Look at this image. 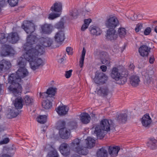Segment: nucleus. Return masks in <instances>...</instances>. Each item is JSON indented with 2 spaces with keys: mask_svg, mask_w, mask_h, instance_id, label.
I'll return each instance as SVG.
<instances>
[{
  "mask_svg": "<svg viewBox=\"0 0 157 157\" xmlns=\"http://www.w3.org/2000/svg\"><path fill=\"white\" fill-rule=\"evenodd\" d=\"M120 150V148L118 146L113 147L110 146L109 148V153L111 156L115 157L117 155Z\"/></svg>",
  "mask_w": 157,
  "mask_h": 157,
  "instance_id": "6ab92c4d",
  "label": "nucleus"
},
{
  "mask_svg": "<svg viewBox=\"0 0 157 157\" xmlns=\"http://www.w3.org/2000/svg\"><path fill=\"white\" fill-rule=\"evenodd\" d=\"M59 133L61 137L63 139H67L70 136L69 130H67L66 128H60Z\"/></svg>",
  "mask_w": 157,
  "mask_h": 157,
  "instance_id": "4be33fe9",
  "label": "nucleus"
},
{
  "mask_svg": "<svg viewBox=\"0 0 157 157\" xmlns=\"http://www.w3.org/2000/svg\"><path fill=\"white\" fill-rule=\"evenodd\" d=\"M121 71L119 67H113L112 68L111 76L113 78L120 84H124L127 81V78L121 74Z\"/></svg>",
  "mask_w": 157,
  "mask_h": 157,
  "instance_id": "20e7f679",
  "label": "nucleus"
},
{
  "mask_svg": "<svg viewBox=\"0 0 157 157\" xmlns=\"http://www.w3.org/2000/svg\"><path fill=\"white\" fill-rule=\"evenodd\" d=\"M58 155L55 149L50 151L47 157H58Z\"/></svg>",
  "mask_w": 157,
  "mask_h": 157,
  "instance_id": "ea45409f",
  "label": "nucleus"
},
{
  "mask_svg": "<svg viewBox=\"0 0 157 157\" xmlns=\"http://www.w3.org/2000/svg\"><path fill=\"white\" fill-rule=\"evenodd\" d=\"M150 48H148L147 45H144L139 48V52L141 56H147L150 52Z\"/></svg>",
  "mask_w": 157,
  "mask_h": 157,
  "instance_id": "4468645a",
  "label": "nucleus"
},
{
  "mask_svg": "<svg viewBox=\"0 0 157 157\" xmlns=\"http://www.w3.org/2000/svg\"><path fill=\"white\" fill-rule=\"evenodd\" d=\"M44 48L40 45H36L34 48H31L28 50L23 55V56L27 61L30 62L31 68L35 70L40 66L44 64L43 60L37 56L44 53Z\"/></svg>",
  "mask_w": 157,
  "mask_h": 157,
  "instance_id": "f257e3e1",
  "label": "nucleus"
},
{
  "mask_svg": "<svg viewBox=\"0 0 157 157\" xmlns=\"http://www.w3.org/2000/svg\"><path fill=\"white\" fill-rule=\"evenodd\" d=\"M56 88L50 87L47 90L48 93L50 96V98L54 96L56 91Z\"/></svg>",
  "mask_w": 157,
  "mask_h": 157,
  "instance_id": "4c0bfd02",
  "label": "nucleus"
},
{
  "mask_svg": "<svg viewBox=\"0 0 157 157\" xmlns=\"http://www.w3.org/2000/svg\"><path fill=\"white\" fill-rule=\"evenodd\" d=\"M81 140L78 139H75L70 144L71 148L76 152L81 147Z\"/></svg>",
  "mask_w": 157,
  "mask_h": 157,
  "instance_id": "9b49d317",
  "label": "nucleus"
},
{
  "mask_svg": "<svg viewBox=\"0 0 157 157\" xmlns=\"http://www.w3.org/2000/svg\"><path fill=\"white\" fill-rule=\"evenodd\" d=\"M116 33V31L114 29L108 30L106 35V38L110 40H116L118 36Z\"/></svg>",
  "mask_w": 157,
  "mask_h": 157,
  "instance_id": "2eb2a0df",
  "label": "nucleus"
},
{
  "mask_svg": "<svg viewBox=\"0 0 157 157\" xmlns=\"http://www.w3.org/2000/svg\"><path fill=\"white\" fill-rule=\"evenodd\" d=\"M68 110V107L65 105L59 106L58 108L56 109L57 112L60 115H64L66 114Z\"/></svg>",
  "mask_w": 157,
  "mask_h": 157,
  "instance_id": "aec40b11",
  "label": "nucleus"
},
{
  "mask_svg": "<svg viewBox=\"0 0 157 157\" xmlns=\"http://www.w3.org/2000/svg\"><path fill=\"white\" fill-rule=\"evenodd\" d=\"M155 60V59L154 56L153 55L151 56L149 59V62L150 63H153Z\"/></svg>",
  "mask_w": 157,
  "mask_h": 157,
  "instance_id": "680f3d73",
  "label": "nucleus"
},
{
  "mask_svg": "<svg viewBox=\"0 0 157 157\" xmlns=\"http://www.w3.org/2000/svg\"><path fill=\"white\" fill-rule=\"evenodd\" d=\"M9 138H6L1 141V143L2 144H6L9 142Z\"/></svg>",
  "mask_w": 157,
  "mask_h": 157,
  "instance_id": "13d9d810",
  "label": "nucleus"
},
{
  "mask_svg": "<svg viewBox=\"0 0 157 157\" xmlns=\"http://www.w3.org/2000/svg\"><path fill=\"white\" fill-rule=\"evenodd\" d=\"M106 55L105 57L103 59L102 62V63L107 65H109L110 62V59L108 55H106L105 52L104 53Z\"/></svg>",
  "mask_w": 157,
  "mask_h": 157,
  "instance_id": "58836bf2",
  "label": "nucleus"
},
{
  "mask_svg": "<svg viewBox=\"0 0 157 157\" xmlns=\"http://www.w3.org/2000/svg\"><path fill=\"white\" fill-rule=\"evenodd\" d=\"M130 83L133 86H136L139 84L140 81L139 77L136 75H132L130 78Z\"/></svg>",
  "mask_w": 157,
  "mask_h": 157,
  "instance_id": "bb28decb",
  "label": "nucleus"
},
{
  "mask_svg": "<svg viewBox=\"0 0 157 157\" xmlns=\"http://www.w3.org/2000/svg\"><path fill=\"white\" fill-rule=\"evenodd\" d=\"M14 105L17 109H21L23 106V100L21 98H17L15 100Z\"/></svg>",
  "mask_w": 157,
  "mask_h": 157,
  "instance_id": "c85d7f7f",
  "label": "nucleus"
},
{
  "mask_svg": "<svg viewBox=\"0 0 157 157\" xmlns=\"http://www.w3.org/2000/svg\"><path fill=\"white\" fill-rule=\"evenodd\" d=\"M65 122L64 121H60L58 122L57 124V126L60 129V128H65L64 127L65 126Z\"/></svg>",
  "mask_w": 157,
  "mask_h": 157,
  "instance_id": "09e8293b",
  "label": "nucleus"
},
{
  "mask_svg": "<svg viewBox=\"0 0 157 157\" xmlns=\"http://www.w3.org/2000/svg\"><path fill=\"white\" fill-rule=\"evenodd\" d=\"M151 122V120L149 114H146L144 115L142 118V124L145 127L148 126Z\"/></svg>",
  "mask_w": 157,
  "mask_h": 157,
  "instance_id": "a211bd4d",
  "label": "nucleus"
},
{
  "mask_svg": "<svg viewBox=\"0 0 157 157\" xmlns=\"http://www.w3.org/2000/svg\"><path fill=\"white\" fill-rule=\"evenodd\" d=\"M67 146V144L63 143L61 145L60 147V151L64 156H67L69 154L70 150L68 148Z\"/></svg>",
  "mask_w": 157,
  "mask_h": 157,
  "instance_id": "f3484780",
  "label": "nucleus"
},
{
  "mask_svg": "<svg viewBox=\"0 0 157 157\" xmlns=\"http://www.w3.org/2000/svg\"><path fill=\"white\" fill-rule=\"evenodd\" d=\"M143 28V24L141 23L137 24L135 28V31L136 32H139Z\"/></svg>",
  "mask_w": 157,
  "mask_h": 157,
  "instance_id": "3c124183",
  "label": "nucleus"
},
{
  "mask_svg": "<svg viewBox=\"0 0 157 157\" xmlns=\"http://www.w3.org/2000/svg\"><path fill=\"white\" fill-rule=\"evenodd\" d=\"M91 19H85L84 21V24L89 26V24L91 22Z\"/></svg>",
  "mask_w": 157,
  "mask_h": 157,
  "instance_id": "bf43d9fd",
  "label": "nucleus"
},
{
  "mask_svg": "<svg viewBox=\"0 0 157 157\" xmlns=\"http://www.w3.org/2000/svg\"><path fill=\"white\" fill-rule=\"evenodd\" d=\"M55 27L58 29H64V23L62 21H59L55 25Z\"/></svg>",
  "mask_w": 157,
  "mask_h": 157,
  "instance_id": "a19ab883",
  "label": "nucleus"
},
{
  "mask_svg": "<svg viewBox=\"0 0 157 157\" xmlns=\"http://www.w3.org/2000/svg\"><path fill=\"white\" fill-rule=\"evenodd\" d=\"M42 105L43 108L46 109H48L52 107V104L48 99H47L46 100L43 101L42 103Z\"/></svg>",
  "mask_w": 157,
  "mask_h": 157,
  "instance_id": "473e14b6",
  "label": "nucleus"
},
{
  "mask_svg": "<svg viewBox=\"0 0 157 157\" xmlns=\"http://www.w3.org/2000/svg\"><path fill=\"white\" fill-rule=\"evenodd\" d=\"M117 121L120 123H125L127 119V115L125 113H121L117 117Z\"/></svg>",
  "mask_w": 157,
  "mask_h": 157,
  "instance_id": "c756f323",
  "label": "nucleus"
},
{
  "mask_svg": "<svg viewBox=\"0 0 157 157\" xmlns=\"http://www.w3.org/2000/svg\"><path fill=\"white\" fill-rule=\"evenodd\" d=\"M40 97H41L43 98H47V99H48V98L50 97V96L48 95V92L47 91L45 92L44 93H40Z\"/></svg>",
  "mask_w": 157,
  "mask_h": 157,
  "instance_id": "de8ad7c7",
  "label": "nucleus"
},
{
  "mask_svg": "<svg viewBox=\"0 0 157 157\" xmlns=\"http://www.w3.org/2000/svg\"><path fill=\"white\" fill-rule=\"evenodd\" d=\"M59 14L58 13H53L50 14L49 15L48 18L50 19L53 20L54 19L59 17Z\"/></svg>",
  "mask_w": 157,
  "mask_h": 157,
  "instance_id": "8fccbe9b",
  "label": "nucleus"
},
{
  "mask_svg": "<svg viewBox=\"0 0 157 157\" xmlns=\"http://www.w3.org/2000/svg\"><path fill=\"white\" fill-rule=\"evenodd\" d=\"M97 157H107L108 152L106 150L102 147L98 150L97 153Z\"/></svg>",
  "mask_w": 157,
  "mask_h": 157,
  "instance_id": "cd10ccee",
  "label": "nucleus"
},
{
  "mask_svg": "<svg viewBox=\"0 0 157 157\" xmlns=\"http://www.w3.org/2000/svg\"><path fill=\"white\" fill-rule=\"evenodd\" d=\"M20 37L16 32H12L8 34L7 36V40L9 43L14 44L19 40Z\"/></svg>",
  "mask_w": 157,
  "mask_h": 157,
  "instance_id": "1a4fd4ad",
  "label": "nucleus"
},
{
  "mask_svg": "<svg viewBox=\"0 0 157 157\" xmlns=\"http://www.w3.org/2000/svg\"><path fill=\"white\" fill-rule=\"evenodd\" d=\"M90 31L91 34L97 36L100 35L101 33V31L100 29L95 26L91 27Z\"/></svg>",
  "mask_w": 157,
  "mask_h": 157,
  "instance_id": "7c9ffc66",
  "label": "nucleus"
},
{
  "mask_svg": "<svg viewBox=\"0 0 157 157\" xmlns=\"http://www.w3.org/2000/svg\"><path fill=\"white\" fill-rule=\"evenodd\" d=\"M113 122L111 120L104 119L102 120L100 125H97L94 128V133L96 134L98 138L100 139L102 138L105 136L103 132H107L110 130V127L113 126Z\"/></svg>",
  "mask_w": 157,
  "mask_h": 157,
  "instance_id": "7ed1b4c3",
  "label": "nucleus"
},
{
  "mask_svg": "<svg viewBox=\"0 0 157 157\" xmlns=\"http://www.w3.org/2000/svg\"><path fill=\"white\" fill-rule=\"evenodd\" d=\"M66 51L68 55H71L72 54V49L71 47H67L66 48Z\"/></svg>",
  "mask_w": 157,
  "mask_h": 157,
  "instance_id": "4d7b16f0",
  "label": "nucleus"
},
{
  "mask_svg": "<svg viewBox=\"0 0 157 157\" xmlns=\"http://www.w3.org/2000/svg\"><path fill=\"white\" fill-rule=\"evenodd\" d=\"M87 148V147H83L81 145V147L80 148V149L78 150L77 153L82 155H86L88 153V150Z\"/></svg>",
  "mask_w": 157,
  "mask_h": 157,
  "instance_id": "f704fd0d",
  "label": "nucleus"
},
{
  "mask_svg": "<svg viewBox=\"0 0 157 157\" xmlns=\"http://www.w3.org/2000/svg\"><path fill=\"white\" fill-rule=\"evenodd\" d=\"M80 119L83 123L87 124L90 122V117L88 113H83L80 115Z\"/></svg>",
  "mask_w": 157,
  "mask_h": 157,
  "instance_id": "412c9836",
  "label": "nucleus"
},
{
  "mask_svg": "<svg viewBox=\"0 0 157 157\" xmlns=\"http://www.w3.org/2000/svg\"><path fill=\"white\" fill-rule=\"evenodd\" d=\"M102 71L103 72H105L106 71L107 69V67L105 65H102L100 67Z\"/></svg>",
  "mask_w": 157,
  "mask_h": 157,
  "instance_id": "0e129e2a",
  "label": "nucleus"
},
{
  "mask_svg": "<svg viewBox=\"0 0 157 157\" xmlns=\"http://www.w3.org/2000/svg\"><path fill=\"white\" fill-rule=\"evenodd\" d=\"M6 37L4 33H0V43L2 44L5 43L7 41V37Z\"/></svg>",
  "mask_w": 157,
  "mask_h": 157,
  "instance_id": "49530a36",
  "label": "nucleus"
},
{
  "mask_svg": "<svg viewBox=\"0 0 157 157\" xmlns=\"http://www.w3.org/2000/svg\"><path fill=\"white\" fill-rule=\"evenodd\" d=\"M25 60H27L24 58V59L21 57H20L18 61V65L19 67V68H25L26 65V62Z\"/></svg>",
  "mask_w": 157,
  "mask_h": 157,
  "instance_id": "72a5a7b5",
  "label": "nucleus"
},
{
  "mask_svg": "<svg viewBox=\"0 0 157 157\" xmlns=\"http://www.w3.org/2000/svg\"><path fill=\"white\" fill-rule=\"evenodd\" d=\"M107 79V77L103 73H98L96 74L94 81L96 84H101L105 83Z\"/></svg>",
  "mask_w": 157,
  "mask_h": 157,
  "instance_id": "6e6552de",
  "label": "nucleus"
},
{
  "mask_svg": "<svg viewBox=\"0 0 157 157\" xmlns=\"http://www.w3.org/2000/svg\"><path fill=\"white\" fill-rule=\"evenodd\" d=\"M88 26L87 25H86L85 24H84L82 26V27L81 28V30L82 31H84L86 29Z\"/></svg>",
  "mask_w": 157,
  "mask_h": 157,
  "instance_id": "052dcab7",
  "label": "nucleus"
},
{
  "mask_svg": "<svg viewBox=\"0 0 157 157\" xmlns=\"http://www.w3.org/2000/svg\"><path fill=\"white\" fill-rule=\"evenodd\" d=\"M77 123L75 122H72L71 123V125H73L72 129L75 128L77 127Z\"/></svg>",
  "mask_w": 157,
  "mask_h": 157,
  "instance_id": "e2e57ef3",
  "label": "nucleus"
},
{
  "mask_svg": "<svg viewBox=\"0 0 157 157\" xmlns=\"http://www.w3.org/2000/svg\"><path fill=\"white\" fill-rule=\"evenodd\" d=\"M98 94L103 96L107 95L109 93V90L106 86H102L98 90Z\"/></svg>",
  "mask_w": 157,
  "mask_h": 157,
  "instance_id": "2f4dec72",
  "label": "nucleus"
},
{
  "mask_svg": "<svg viewBox=\"0 0 157 157\" xmlns=\"http://www.w3.org/2000/svg\"><path fill=\"white\" fill-rule=\"evenodd\" d=\"M147 146L152 150L156 149L157 148V140L153 138L151 139L149 142L147 143Z\"/></svg>",
  "mask_w": 157,
  "mask_h": 157,
  "instance_id": "b1692460",
  "label": "nucleus"
},
{
  "mask_svg": "<svg viewBox=\"0 0 157 157\" xmlns=\"http://www.w3.org/2000/svg\"><path fill=\"white\" fill-rule=\"evenodd\" d=\"M72 70H70L69 71H66L65 76L67 78H69L71 75Z\"/></svg>",
  "mask_w": 157,
  "mask_h": 157,
  "instance_id": "864d4df0",
  "label": "nucleus"
},
{
  "mask_svg": "<svg viewBox=\"0 0 157 157\" xmlns=\"http://www.w3.org/2000/svg\"><path fill=\"white\" fill-rule=\"evenodd\" d=\"M39 41L40 44H38V45H40L43 47L44 48V47L51 46L53 42L52 40L48 37L41 38L39 39Z\"/></svg>",
  "mask_w": 157,
  "mask_h": 157,
  "instance_id": "9d476101",
  "label": "nucleus"
},
{
  "mask_svg": "<svg viewBox=\"0 0 157 157\" xmlns=\"http://www.w3.org/2000/svg\"><path fill=\"white\" fill-rule=\"evenodd\" d=\"M14 54V50L11 46L9 45L4 44L0 51L1 55L5 57Z\"/></svg>",
  "mask_w": 157,
  "mask_h": 157,
  "instance_id": "0eeeda50",
  "label": "nucleus"
},
{
  "mask_svg": "<svg viewBox=\"0 0 157 157\" xmlns=\"http://www.w3.org/2000/svg\"><path fill=\"white\" fill-rule=\"evenodd\" d=\"M24 29L27 33L34 34L33 33L35 31V28L33 24L30 23L28 25H24Z\"/></svg>",
  "mask_w": 157,
  "mask_h": 157,
  "instance_id": "393cba45",
  "label": "nucleus"
},
{
  "mask_svg": "<svg viewBox=\"0 0 157 157\" xmlns=\"http://www.w3.org/2000/svg\"><path fill=\"white\" fill-rule=\"evenodd\" d=\"M106 27L109 29H114L118 25L119 21L115 17H110L105 23Z\"/></svg>",
  "mask_w": 157,
  "mask_h": 157,
  "instance_id": "423d86ee",
  "label": "nucleus"
},
{
  "mask_svg": "<svg viewBox=\"0 0 157 157\" xmlns=\"http://www.w3.org/2000/svg\"><path fill=\"white\" fill-rule=\"evenodd\" d=\"M28 72L25 68H19L16 74H12L9 77V82L11 84L9 89L16 96L19 95L22 90L21 85L19 83L21 78H24L28 75Z\"/></svg>",
  "mask_w": 157,
  "mask_h": 157,
  "instance_id": "f03ea898",
  "label": "nucleus"
},
{
  "mask_svg": "<svg viewBox=\"0 0 157 157\" xmlns=\"http://www.w3.org/2000/svg\"><path fill=\"white\" fill-rule=\"evenodd\" d=\"M19 0H8V2L11 7H14L17 5Z\"/></svg>",
  "mask_w": 157,
  "mask_h": 157,
  "instance_id": "a18cd8bd",
  "label": "nucleus"
},
{
  "mask_svg": "<svg viewBox=\"0 0 157 157\" xmlns=\"http://www.w3.org/2000/svg\"><path fill=\"white\" fill-rule=\"evenodd\" d=\"M119 36L121 37H123L126 34L125 29L124 28H120L118 30Z\"/></svg>",
  "mask_w": 157,
  "mask_h": 157,
  "instance_id": "37998d69",
  "label": "nucleus"
},
{
  "mask_svg": "<svg viewBox=\"0 0 157 157\" xmlns=\"http://www.w3.org/2000/svg\"><path fill=\"white\" fill-rule=\"evenodd\" d=\"M87 148H91L95 146V140L90 137H88L85 140Z\"/></svg>",
  "mask_w": 157,
  "mask_h": 157,
  "instance_id": "a878e982",
  "label": "nucleus"
},
{
  "mask_svg": "<svg viewBox=\"0 0 157 157\" xmlns=\"http://www.w3.org/2000/svg\"><path fill=\"white\" fill-rule=\"evenodd\" d=\"M8 2V0H0V6L3 7L6 5Z\"/></svg>",
  "mask_w": 157,
  "mask_h": 157,
  "instance_id": "6e6d98bb",
  "label": "nucleus"
},
{
  "mask_svg": "<svg viewBox=\"0 0 157 157\" xmlns=\"http://www.w3.org/2000/svg\"><path fill=\"white\" fill-rule=\"evenodd\" d=\"M64 60V58L63 57H62L59 60L58 62L59 63H62Z\"/></svg>",
  "mask_w": 157,
  "mask_h": 157,
  "instance_id": "774afa93",
  "label": "nucleus"
},
{
  "mask_svg": "<svg viewBox=\"0 0 157 157\" xmlns=\"http://www.w3.org/2000/svg\"><path fill=\"white\" fill-rule=\"evenodd\" d=\"M24 100L26 105H29L33 102V99L28 95H25L24 98Z\"/></svg>",
  "mask_w": 157,
  "mask_h": 157,
  "instance_id": "79ce46f5",
  "label": "nucleus"
},
{
  "mask_svg": "<svg viewBox=\"0 0 157 157\" xmlns=\"http://www.w3.org/2000/svg\"><path fill=\"white\" fill-rule=\"evenodd\" d=\"M69 14L72 19H76L78 16V10L76 9H74L70 11Z\"/></svg>",
  "mask_w": 157,
  "mask_h": 157,
  "instance_id": "c9c22d12",
  "label": "nucleus"
},
{
  "mask_svg": "<svg viewBox=\"0 0 157 157\" xmlns=\"http://www.w3.org/2000/svg\"><path fill=\"white\" fill-rule=\"evenodd\" d=\"M38 40L37 35L36 34H30L28 35L26 38V42L25 45L24 49L26 52L29 49L28 47H31V45L35 44Z\"/></svg>",
  "mask_w": 157,
  "mask_h": 157,
  "instance_id": "39448f33",
  "label": "nucleus"
},
{
  "mask_svg": "<svg viewBox=\"0 0 157 157\" xmlns=\"http://www.w3.org/2000/svg\"><path fill=\"white\" fill-rule=\"evenodd\" d=\"M47 120L46 116L41 115L38 117L37 118V121L41 124H43L45 123Z\"/></svg>",
  "mask_w": 157,
  "mask_h": 157,
  "instance_id": "e433bc0d",
  "label": "nucleus"
},
{
  "mask_svg": "<svg viewBox=\"0 0 157 157\" xmlns=\"http://www.w3.org/2000/svg\"><path fill=\"white\" fill-rule=\"evenodd\" d=\"M151 29L149 27L147 28L145 30L144 34L145 35H149L151 33Z\"/></svg>",
  "mask_w": 157,
  "mask_h": 157,
  "instance_id": "603ef678",
  "label": "nucleus"
},
{
  "mask_svg": "<svg viewBox=\"0 0 157 157\" xmlns=\"http://www.w3.org/2000/svg\"><path fill=\"white\" fill-rule=\"evenodd\" d=\"M18 114V113L17 110L16 111L13 110H11L8 115V116H10L9 118H12L16 117Z\"/></svg>",
  "mask_w": 157,
  "mask_h": 157,
  "instance_id": "c03bdc74",
  "label": "nucleus"
},
{
  "mask_svg": "<svg viewBox=\"0 0 157 157\" xmlns=\"http://www.w3.org/2000/svg\"><path fill=\"white\" fill-rule=\"evenodd\" d=\"M65 38V34L63 30L57 32L55 36V41L59 43L63 41Z\"/></svg>",
  "mask_w": 157,
  "mask_h": 157,
  "instance_id": "ddd939ff",
  "label": "nucleus"
},
{
  "mask_svg": "<svg viewBox=\"0 0 157 157\" xmlns=\"http://www.w3.org/2000/svg\"><path fill=\"white\" fill-rule=\"evenodd\" d=\"M84 58V57L81 56L80 59L79 66L81 68H82L83 67Z\"/></svg>",
  "mask_w": 157,
  "mask_h": 157,
  "instance_id": "5fc2aeb1",
  "label": "nucleus"
},
{
  "mask_svg": "<svg viewBox=\"0 0 157 157\" xmlns=\"http://www.w3.org/2000/svg\"><path fill=\"white\" fill-rule=\"evenodd\" d=\"M41 28L43 33L49 34L52 32V26L50 24H45L41 26Z\"/></svg>",
  "mask_w": 157,
  "mask_h": 157,
  "instance_id": "dca6fc26",
  "label": "nucleus"
},
{
  "mask_svg": "<svg viewBox=\"0 0 157 157\" xmlns=\"http://www.w3.org/2000/svg\"><path fill=\"white\" fill-rule=\"evenodd\" d=\"M11 63L10 61L3 59L0 62V70L1 71H6L11 67Z\"/></svg>",
  "mask_w": 157,
  "mask_h": 157,
  "instance_id": "f8f14e48",
  "label": "nucleus"
},
{
  "mask_svg": "<svg viewBox=\"0 0 157 157\" xmlns=\"http://www.w3.org/2000/svg\"><path fill=\"white\" fill-rule=\"evenodd\" d=\"M62 3L59 2L55 3L53 6L51 7V10L52 11L60 12L62 10Z\"/></svg>",
  "mask_w": 157,
  "mask_h": 157,
  "instance_id": "5701e85b",
  "label": "nucleus"
},
{
  "mask_svg": "<svg viewBox=\"0 0 157 157\" xmlns=\"http://www.w3.org/2000/svg\"><path fill=\"white\" fill-rule=\"evenodd\" d=\"M0 157H11V156L10 155L7 154H4L0 156Z\"/></svg>",
  "mask_w": 157,
  "mask_h": 157,
  "instance_id": "338daca9",
  "label": "nucleus"
},
{
  "mask_svg": "<svg viewBox=\"0 0 157 157\" xmlns=\"http://www.w3.org/2000/svg\"><path fill=\"white\" fill-rule=\"evenodd\" d=\"M86 51L84 48H83L81 56L84 57L86 54Z\"/></svg>",
  "mask_w": 157,
  "mask_h": 157,
  "instance_id": "69168bd1",
  "label": "nucleus"
}]
</instances>
